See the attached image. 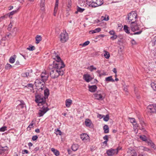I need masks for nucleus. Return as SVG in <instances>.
I'll return each instance as SVG.
<instances>
[{"instance_id":"nucleus-57","label":"nucleus","mask_w":156,"mask_h":156,"mask_svg":"<svg viewBox=\"0 0 156 156\" xmlns=\"http://www.w3.org/2000/svg\"><path fill=\"white\" fill-rule=\"evenodd\" d=\"M109 33L111 35H115V32L113 30H111L109 31Z\"/></svg>"},{"instance_id":"nucleus-50","label":"nucleus","mask_w":156,"mask_h":156,"mask_svg":"<svg viewBox=\"0 0 156 156\" xmlns=\"http://www.w3.org/2000/svg\"><path fill=\"white\" fill-rule=\"evenodd\" d=\"M22 153L23 154H24V153L28 154L29 153V152L27 150H22Z\"/></svg>"},{"instance_id":"nucleus-39","label":"nucleus","mask_w":156,"mask_h":156,"mask_svg":"<svg viewBox=\"0 0 156 156\" xmlns=\"http://www.w3.org/2000/svg\"><path fill=\"white\" fill-rule=\"evenodd\" d=\"M103 120L105 122L108 121L109 119V116L108 115H103Z\"/></svg>"},{"instance_id":"nucleus-37","label":"nucleus","mask_w":156,"mask_h":156,"mask_svg":"<svg viewBox=\"0 0 156 156\" xmlns=\"http://www.w3.org/2000/svg\"><path fill=\"white\" fill-rule=\"evenodd\" d=\"M20 103L19 104V105L21 107V108H23L25 106V104L22 100L20 101Z\"/></svg>"},{"instance_id":"nucleus-2","label":"nucleus","mask_w":156,"mask_h":156,"mask_svg":"<svg viewBox=\"0 0 156 156\" xmlns=\"http://www.w3.org/2000/svg\"><path fill=\"white\" fill-rule=\"evenodd\" d=\"M46 98L43 95L37 94L35 95V101L37 103H38L39 105H44L46 104Z\"/></svg>"},{"instance_id":"nucleus-51","label":"nucleus","mask_w":156,"mask_h":156,"mask_svg":"<svg viewBox=\"0 0 156 156\" xmlns=\"http://www.w3.org/2000/svg\"><path fill=\"white\" fill-rule=\"evenodd\" d=\"M71 5V0H68V8H70Z\"/></svg>"},{"instance_id":"nucleus-6","label":"nucleus","mask_w":156,"mask_h":156,"mask_svg":"<svg viewBox=\"0 0 156 156\" xmlns=\"http://www.w3.org/2000/svg\"><path fill=\"white\" fill-rule=\"evenodd\" d=\"M42 105V107L39 110L38 114L39 117L43 116L49 110L47 107H45L44 105Z\"/></svg>"},{"instance_id":"nucleus-9","label":"nucleus","mask_w":156,"mask_h":156,"mask_svg":"<svg viewBox=\"0 0 156 156\" xmlns=\"http://www.w3.org/2000/svg\"><path fill=\"white\" fill-rule=\"evenodd\" d=\"M131 30L134 32L139 30V25L136 23V22L132 21L131 24Z\"/></svg>"},{"instance_id":"nucleus-11","label":"nucleus","mask_w":156,"mask_h":156,"mask_svg":"<svg viewBox=\"0 0 156 156\" xmlns=\"http://www.w3.org/2000/svg\"><path fill=\"white\" fill-rule=\"evenodd\" d=\"M81 139L83 141L89 140V137L86 133H82L80 135Z\"/></svg>"},{"instance_id":"nucleus-26","label":"nucleus","mask_w":156,"mask_h":156,"mask_svg":"<svg viewBox=\"0 0 156 156\" xmlns=\"http://www.w3.org/2000/svg\"><path fill=\"white\" fill-rule=\"evenodd\" d=\"M42 37L40 35H37L36 37V43L37 44L39 43L41 40Z\"/></svg>"},{"instance_id":"nucleus-63","label":"nucleus","mask_w":156,"mask_h":156,"mask_svg":"<svg viewBox=\"0 0 156 156\" xmlns=\"http://www.w3.org/2000/svg\"><path fill=\"white\" fill-rule=\"evenodd\" d=\"M6 36L8 37H9L10 38H11L12 37V34L10 33H9L8 34H7L6 35Z\"/></svg>"},{"instance_id":"nucleus-31","label":"nucleus","mask_w":156,"mask_h":156,"mask_svg":"<svg viewBox=\"0 0 156 156\" xmlns=\"http://www.w3.org/2000/svg\"><path fill=\"white\" fill-rule=\"evenodd\" d=\"M27 49L30 51H33L35 49V47L34 46L30 44L29 46V47L27 48Z\"/></svg>"},{"instance_id":"nucleus-7","label":"nucleus","mask_w":156,"mask_h":156,"mask_svg":"<svg viewBox=\"0 0 156 156\" xmlns=\"http://www.w3.org/2000/svg\"><path fill=\"white\" fill-rule=\"evenodd\" d=\"M148 112L156 113V105H150L147 107Z\"/></svg>"},{"instance_id":"nucleus-44","label":"nucleus","mask_w":156,"mask_h":156,"mask_svg":"<svg viewBox=\"0 0 156 156\" xmlns=\"http://www.w3.org/2000/svg\"><path fill=\"white\" fill-rule=\"evenodd\" d=\"M89 69L91 71H92L96 69V68L94 67L93 66H91L89 68Z\"/></svg>"},{"instance_id":"nucleus-58","label":"nucleus","mask_w":156,"mask_h":156,"mask_svg":"<svg viewBox=\"0 0 156 156\" xmlns=\"http://www.w3.org/2000/svg\"><path fill=\"white\" fill-rule=\"evenodd\" d=\"M131 43L132 45H135L136 44V41L134 39L131 40Z\"/></svg>"},{"instance_id":"nucleus-60","label":"nucleus","mask_w":156,"mask_h":156,"mask_svg":"<svg viewBox=\"0 0 156 156\" xmlns=\"http://www.w3.org/2000/svg\"><path fill=\"white\" fill-rule=\"evenodd\" d=\"M152 142V141L150 140H147V141H146V142L149 145H150L151 144Z\"/></svg>"},{"instance_id":"nucleus-36","label":"nucleus","mask_w":156,"mask_h":156,"mask_svg":"<svg viewBox=\"0 0 156 156\" xmlns=\"http://www.w3.org/2000/svg\"><path fill=\"white\" fill-rule=\"evenodd\" d=\"M22 76L23 77H28L29 76V72H25L22 74Z\"/></svg>"},{"instance_id":"nucleus-40","label":"nucleus","mask_w":156,"mask_h":156,"mask_svg":"<svg viewBox=\"0 0 156 156\" xmlns=\"http://www.w3.org/2000/svg\"><path fill=\"white\" fill-rule=\"evenodd\" d=\"M104 56L106 58H108L110 57V55L109 53L107 51H105V53L104 55Z\"/></svg>"},{"instance_id":"nucleus-22","label":"nucleus","mask_w":156,"mask_h":156,"mask_svg":"<svg viewBox=\"0 0 156 156\" xmlns=\"http://www.w3.org/2000/svg\"><path fill=\"white\" fill-rule=\"evenodd\" d=\"M85 124L87 126L90 127L92 124L91 121L89 119H86L85 121Z\"/></svg>"},{"instance_id":"nucleus-19","label":"nucleus","mask_w":156,"mask_h":156,"mask_svg":"<svg viewBox=\"0 0 156 156\" xmlns=\"http://www.w3.org/2000/svg\"><path fill=\"white\" fill-rule=\"evenodd\" d=\"M44 2L45 0H41V3L40 4L41 9L43 11H44L45 9Z\"/></svg>"},{"instance_id":"nucleus-32","label":"nucleus","mask_w":156,"mask_h":156,"mask_svg":"<svg viewBox=\"0 0 156 156\" xmlns=\"http://www.w3.org/2000/svg\"><path fill=\"white\" fill-rule=\"evenodd\" d=\"M51 150L55 155L57 156L58 155V151L57 150L53 148H51Z\"/></svg>"},{"instance_id":"nucleus-8","label":"nucleus","mask_w":156,"mask_h":156,"mask_svg":"<svg viewBox=\"0 0 156 156\" xmlns=\"http://www.w3.org/2000/svg\"><path fill=\"white\" fill-rule=\"evenodd\" d=\"M48 74L45 71L42 72L41 75V79L42 81L45 82L48 80Z\"/></svg>"},{"instance_id":"nucleus-28","label":"nucleus","mask_w":156,"mask_h":156,"mask_svg":"<svg viewBox=\"0 0 156 156\" xmlns=\"http://www.w3.org/2000/svg\"><path fill=\"white\" fill-rule=\"evenodd\" d=\"M105 81L107 82L111 81L113 82L115 81V80L112 79V77L111 76L106 78Z\"/></svg>"},{"instance_id":"nucleus-24","label":"nucleus","mask_w":156,"mask_h":156,"mask_svg":"<svg viewBox=\"0 0 156 156\" xmlns=\"http://www.w3.org/2000/svg\"><path fill=\"white\" fill-rule=\"evenodd\" d=\"M44 97L46 98H47L49 94V90L48 88H45L44 90Z\"/></svg>"},{"instance_id":"nucleus-17","label":"nucleus","mask_w":156,"mask_h":156,"mask_svg":"<svg viewBox=\"0 0 156 156\" xmlns=\"http://www.w3.org/2000/svg\"><path fill=\"white\" fill-rule=\"evenodd\" d=\"M89 90L91 92H94L96 90L97 88L96 85L89 86Z\"/></svg>"},{"instance_id":"nucleus-12","label":"nucleus","mask_w":156,"mask_h":156,"mask_svg":"<svg viewBox=\"0 0 156 156\" xmlns=\"http://www.w3.org/2000/svg\"><path fill=\"white\" fill-rule=\"evenodd\" d=\"M103 94H99L97 92L94 94V95L96 99L99 100H102L104 98V97L103 96Z\"/></svg>"},{"instance_id":"nucleus-59","label":"nucleus","mask_w":156,"mask_h":156,"mask_svg":"<svg viewBox=\"0 0 156 156\" xmlns=\"http://www.w3.org/2000/svg\"><path fill=\"white\" fill-rule=\"evenodd\" d=\"M142 32V30H140L139 31L137 32L134 33V34H135V35H136V34H140Z\"/></svg>"},{"instance_id":"nucleus-56","label":"nucleus","mask_w":156,"mask_h":156,"mask_svg":"<svg viewBox=\"0 0 156 156\" xmlns=\"http://www.w3.org/2000/svg\"><path fill=\"white\" fill-rule=\"evenodd\" d=\"M103 139L106 140H108V135H105L103 137Z\"/></svg>"},{"instance_id":"nucleus-16","label":"nucleus","mask_w":156,"mask_h":156,"mask_svg":"<svg viewBox=\"0 0 156 156\" xmlns=\"http://www.w3.org/2000/svg\"><path fill=\"white\" fill-rule=\"evenodd\" d=\"M103 3V0H97V2L94 5H92V7H96L101 5Z\"/></svg>"},{"instance_id":"nucleus-34","label":"nucleus","mask_w":156,"mask_h":156,"mask_svg":"<svg viewBox=\"0 0 156 156\" xmlns=\"http://www.w3.org/2000/svg\"><path fill=\"white\" fill-rule=\"evenodd\" d=\"M140 138L143 141L146 142L147 140L146 136L144 135L140 136Z\"/></svg>"},{"instance_id":"nucleus-47","label":"nucleus","mask_w":156,"mask_h":156,"mask_svg":"<svg viewBox=\"0 0 156 156\" xmlns=\"http://www.w3.org/2000/svg\"><path fill=\"white\" fill-rule=\"evenodd\" d=\"M12 24L11 22L9 24L8 27L7 28V29L9 31L12 28Z\"/></svg>"},{"instance_id":"nucleus-43","label":"nucleus","mask_w":156,"mask_h":156,"mask_svg":"<svg viewBox=\"0 0 156 156\" xmlns=\"http://www.w3.org/2000/svg\"><path fill=\"white\" fill-rule=\"evenodd\" d=\"M7 130V127L4 126L0 128V131L1 132H4Z\"/></svg>"},{"instance_id":"nucleus-35","label":"nucleus","mask_w":156,"mask_h":156,"mask_svg":"<svg viewBox=\"0 0 156 156\" xmlns=\"http://www.w3.org/2000/svg\"><path fill=\"white\" fill-rule=\"evenodd\" d=\"M85 10V9H82L80 7H78L77 8V11L76 12V13H77V12H83Z\"/></svg>"},{"instance_id":"nucleus-4","label":"nucleus","mask_w":156,"mask_h":156,"mask_svg":"<svg viewBox=\"0 0 156 156\" xmlns=\"http://www.w3.org/2000/svg\"><path fill=\"white\" fill-rule=\"evenodd\" d=\"M65 67V65L63 61L59 57V76H62L64 74V67Z\"/></svg>"},{"instance_id":"nucleus-38","label":"nucleus","mask_w":156,"mask_h":156,"mask_svg":"<svg viewBox=\"0 0 156 156\" xmlns=\"http://www.w3.org/2000/svg\"><path fill=\"white\" fill-rule=\"evenodd\" d=\"M59 135H62V136L61 139L62 141H63L65 139V136L64 134V133H62L61 132V131L59 130Z\"/></svg>"},{"instance_id":"nucleus-53","label":"nucleus","mask_w":156,"mask_h":156,"mask_svg":"<svg viewBox=\"0 0 156 156\" xmlns=\"http://www.w3.org/2000/svg\"><path fill=\"white\" fill-rule=\"evenodd\" d=\"M104 115H102L101 114H98L97 115V117L98 118H99L100 119H101L103 117Z\"/></svg>"},{"instance_id":"nucleus-30","label":"nucleus","mask_w":156,"mask_h":156,"mask_svg":"<svg viewBox=\"0 0 156 156\" xmlns=\"http://www.w3.org/2000/svg\"><path fill=\"white\" fill-rule=\"evenodd\" d=\"M104 133H109V128L107 125H105L104 126Z\"/></svg>"},{"instance_id":"nucleus-48","label":"nucleus","mask_w":156,"mask_h":156,"mask_svg":"<svg viewBox=\"0 0 156 156\" xmlns=\"http://www.w3.org/2000/svg\"><path fill=\"white\" fill-rule=\"evenodd\" d=\"M117 38V36L116 35H114L111 37L110 38L113 40Z\"/></svg>"},{"instance_id":"nucleus-23","label":"nucleus","mask_w":156,"mask_h":156,"mask_svg":"<svg viewBox=\"0 0 156 156\" xmlns=\"http://www.w3.org/2000/svg\"><path fill=\"white\" fill-rule=\"evenodd\" d=\"M58 0H56V2L55 4V7L54 10V15L55 16L56 12H57V11L58 9Z\"/></svg>"},{"instance_id":"nucleus-41","label":"nucleus","mask_w":156,"mask_h":156,"mask_svg":"<svg viewBox=\"0 0 156 156\" xmlns=\"http://www.w3.org/2000/svg\"><path fill=\"white\" fill-rule=\"evenodd\" d=\"M140 124L142 126L141 128H140V129L143 130L144 129V126H146V124L143 121L140 122Z\"/></svg>"},{"instance_id":"nucleus-10","label":"nucleus","mask_w":156,"mask_h":156,"mask_svg":"<svg viewBox=\"0 0 156 156\" xmlns=\"http://www.w3.org/2000/svg\"><path fill=\"white\" fill-rule=\"evenodd\" d=\"M118 151L116 149H111L107 151V154L108 156H112L115 154L117 153Z\"/></svg>"},{"instance_id":"nucleus-18","label":"nucleus","mask_w":156,"mask_h":156,"mask_svg":"<svg viewBox=\"0 0 156 156\" xmlns=\"http://www.w3.org/2000/svg\"><path fill=\"white\" fill-rule=\"evenodd\" d=\"M97 0H87V3L90 6L92 7L93 5L97 2Z\"/></svg>"},{"instance_id":"nucleus-42","label":"nucleus","mask_w":156,"mask_h":156,"mask_svg":"<svg viewBox=\"0 0 156 156\" xmlns=\"http://www.w3.org/2000/svg\"><path fill=\"white\" fill-rule=\"evenodd\" d=\"M15 60L14 58H13V57L11 56L9 59V62L10 63H13L15 62Z\"/></svg>"},{"instance_id":"nucleus-61","label":"nucleus","mask_w":156,"mask_h":156,"mask_svg":"<svg viewBox=\"0 0 156 156\" xmlns=\"http://www.w3.org/2000/svg\"><path fill=\"white\" fill-rule=\"evenodd\" d=\"M40 86L41 87L39 88V90L41 89V90H44L45 88L44 87V85H43V86L41 85Z\"/></svg>"},{"instance_id":"nucleus-29","label":"nucleus","mask_w":156,"mask_h":156,"mask_svg":"<svg viewBox=\"0 0 156 156\" xmlns=\"http://www.w3.org/2000/svg\"><path fill=\"white\" fill-rule=\"evenodd\" d=\"M129 27L125 25L124 26V31L125 32L128 34H129L130 33L129 30Z\"/></svg>"},{"instance_id":"nucleus-46","label":"nucleus","mask_w":156,"mask_h":156,"mask_svg":"<svg viewBox=\"0 0 156 156\" xmlns=\"http://www.w3.org/2000/svg\"><path fill=\"white\" fill-rule=\"evenodd\" d=\"M90 43V42L89 41H87L85 42L84 43H83L82 44V46L83 47H84L88 45Z\"/></svg>"},{"instance_id":"nucleus-45","label":"nucleus","mask_w":156,"mask_h":156,"mask_svg":"<svg viewBox=\"0 0 156 156\" xmlns=\"http://www.w3.org/2000/svg\"><path fill=\"white\" fill-rule=\"evenodd\" d=\"M12 67V66L9 64H7L5 66L6 69H9Z\"/></svg>"},{"instance_id":"nucleus-54","label":"nucleus","mask_w":156,"mask_h":156,"mask_svg":"<svg viewBox=\"0 0 156 156\" xmlns=\"http://www.w3.org/2000/svg\"><path fill=\"white\" fill-rule=\"evenodd\" d=\"M96 32L94 30H91L89 31V33L90 34H93L96 33Z\"/></svg>"},{"instance_id":"nucleus-20","label":"nucleus","mask_w":156,"mask_h":156,"mask_svg":"<svg viewBox=\"0 0 156 156\" xmlns=\"http://www.w3.org/2000/svg\"><path fill=\"white\" fill-rule=\"evenodd\" d=\"M129 119L130 120V122L131 123L133 124V125L134 127H138V124H137L135 122V119L134 118H129Z\"/></svg>"},{"instance_id":"nucleus-52","label":"nucleus","mask_w":156,"mask_h":156,"mask_svg":"<svg viewBox=\"0 0 156 156\" xmlns=\"http://www.w3.org/2000/svg\"><path fill=\"white\" fill-rule=\"evenodd\" d=\"M105 21H108L109 20V16H106L103 19Z\"/></svg>"},{"instance_id":"nucleus-33","label":"nucleus","mask_w":156,"mask_h":156,"mask_svg":"<svg viewBox=\"0 0 156 156\" xmlns=\"http://www.w3.org/2000/svg\"><path fill=\"white\" fill-rule=\"evenodd\" d=\"M151 86L154 90L156 91V82L152 83Z\"/></svg>"},{"instance_id":"nucleus-62","label":"nucleus","mask_w":156,"mask_h":156,"mask_svg":"<svg viewBox=\"0 0 156 156\" xmlns=\"http://www.w3.org/2000/svg\"><path fill=\"white\" fill-rule=\"evenodd\" d=\"M7 148V146H6L5 147H2V148L1 149V150H6Z\"/></svg>"},{"instance_id":"nucleus-49","label":"nucleus","mask_w":156,"mask_h":156,"mask_svg":"<svg viewBox=\"0 0 156 156\" xmlns=\"http://www.w3.org/2000/svg\"><path fill=\"white\" fill-rule=\"evenodd\" d=\"M38 138V136L37 135H35L33 136L32 137V140H34L35 141Z\"/></svg>"},{"instance_id":"nucleus-14","label":"nucleus","mask_w":156,"mask_h":156,"mask_svg":"<svg viewBox=\"0 0 156 156\" xmlns=\"http://www.w3.org/2000/svg\"><path fill=\"white\" fill-rule=\"evenodd\" d=\"M83 78L85 81L88 83L90 82L92 79V77L88 74H84L83 76Z\"/></svg>"},{"instance_id":"nucleus-21","label":"nucleus","mask_w":156,"mask_h":156,"mask_svg":"<svg viewBox=\"0 0 156 156\" xmlns=\"http://www.w3.org/2000/svg\"><path fill=\"white\" fill-rule=\"evenodd\" d=\"M140 149L143 150L144 151H147L149 153L152 152L151 150L149 149L147 147L144 146H142L140 147Z\"/></svg>"},{"instance_id":"nucleus-13","label":"nucleus","mask_w":156,"mask_h":156,"mask_svg":"<svg viewBox=\"0 0 156 156\" xmlns=\"http://www.w3.org/2000/svg\"><path fill=\"white\" fill-rule=\"evenodd\" d=\"M44 82H42L41 81V79H37L34 82V84L37 87H39L40 85H41L43 86V85H44Z\"/></svg>"},{"instance_id":"nucleus-15","label":"nucleus","mask_w":156,"mask_h":156,"mask_svg":"<svg viewBox=\"0 0 156 156\" xmlns=\"http://www.w3.org/2000/svg\"><path fill=\"white\" fill-rule=\"evenodd\" d=\"M16 10L15 11H12L11 12H10L8 14H6L4 16H2L0 19H4L5 18H7L8 16H9V17H10V16H12L15 14V13H16Z\"/></svg>"},{"instance_id":"nucleus-3","label":"nucleus","mask_w":156,"mask_h":156,"mask_svg":"<svg viewBox=\"0 0 156 156\" xmlns=\"http://www.w3.org/2000/svg\"><path fill=\"white\" fill-rule=\"evenodd\" d=\"M128 17L126 20H128V22L130 23L131 21L136 22V19L137 17V15L135 12H132L128 15Z\"/></svg>"},{"instance_id":"nucleus-55","label":"nucleus","mask_w":156,"mask_h":156,"mask_svg":"<svg viewBox=\"0 0 156 156\" xmlns=\"http://www.w3.org/2000/svg\"><path fill=\"white\" fill-rule=\"evenodd\" d=\"M95 31L96 32V33L97 32H99L101 30V28H98L96 29L95 30Z\"/></svg>"},{"instance_id":"nucleus-64","label":"nucleus","mask_w":156,"mask_h":156,"mask_svg":"<svg viewBox=\"0 0 156 156\" xmlns=\"http://www.w3.org/2000/svg\"><path fill=\"white\" fill-rule=\"evenodd\" d=\"M138 156H148L147 154H140Z\"/></svg>"},{"instance_id":"nucleus-1","label":"nucleus","mask_w":156,"mask_h":156,"mask_svg":"<svg viewBox=\"0 0 156 156\" xmlns=\"http://www.w3.org/2000/svg\"><path fill=\"white\" fill-rule=\"evenodd\" d=\"M52 58L55 61L53 62L54 69L51 71L50 75L52 78H55L58 76V55L55 51L53 53Z\"/></svg>"},{"instance_id":"nucleus-5","label":"nucleus","mask_w":156,"mask_h":156,"mask_svg":"<svg viewBox=\"0 0 156 156\" xmlns=\"http://www.w3.org/2000/svg\"><path fill=\"white\" fill-rule=\"evenodd\" d=\"M60 40L62 43L66 42L68 39V33L65 31H63L60 34Z\"/></svg>"},{"instance_id":"nucleus-25","label":"nucleus","mask_w":156,"mask_h":156,"mask_svg":"<svg viewBox=\"0 0 156 156\" xmlns=\"http://www.w3.org/2000/svg\"><path fill=\"white\" fill-rule=\"evenodd\" d=\"M72 101L69 99L66 100V105L67 107H69L72 104Z\"/></svg>"},{"instance_id":"nucleus-27","label":"nucleus","mask_w":156,"mask_h":156,"mask_svg":"<svg viewBox=\"0 0 156 156\" xmlns=\"http://www.w3.org/2000/svg\"><path fill=\"white\" fill-rule=\"evenodd\" d=\"M79 148L77 144H73L71 147L72 150L74 151H76Z\"/></svg>"}]
</instances>
